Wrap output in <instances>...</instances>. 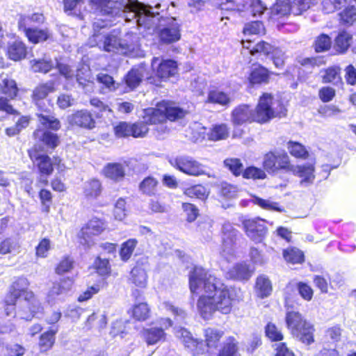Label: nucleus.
<instances>
[{"mask_svg":"<svg viewBox=\"0 0 356 356\" xmlns=\"http://www.w3.org/2000/svg\"><path fill=\"white\" fill-rule=\"evenodd\" d=\"M25 348L18 343H7L2 348V356H23Z\"/></svg>","mask_w":356,"mask_h":356,"instance_id":"774afa93","label":"nucleus"},{"mask_svg":"<svg viewBox=\"0 0 356 356\" xmlns=\"http://www.w3.org/2000/svg\"><path fill=\"white\" fill-rule=\"evenodd\" d=\"M265 337L270 342H282L284 339V334L281 327H279L275 323L268 322L264 327Z\"/></svg>","mask_w":356,"mask_h":356,"instance_id":"8fccbe9b","label":"nucleus"},{"mask_svg":"<svg viewBox=\"0 0 356 356\" xmlns=\"http://www.w3.org/2000/svg\"><path fill=\"white\" fill-rule=\"evenodd\" d=\"M18 30L23 31L29 42L34 44L44 42L51 38V33L47 28L30 27Z\"/></svg>","mask_w":356,"mask_h":356,"instance_id":"a878e982","label":"nucleus"},{"mask_svg":"<svg viewBox=\"0 0 356 356\" xmlns=\"http://www.w3.org/2000/svg\"><path fill=\"white\" fill-rule=\"evenodd\" d=\"M238 188L237 186L223 181L220 183L218 188V195L224 200H231L237 196Z\"/></svg>","mask_w":356,"mask_h":356,"instance_id":"69168bd1","label":"nucleus"},{"mask_svg":"<svg viewBox=\"0 0 356 356\" xmlns=\"http://www.w3.org/2000/svg\"><path fill=\"white\" fill-rule=\"evenodd\" d=\"M297 63L300 69L302 70H309V72L312 73L314 68L325 65L326 62L323 56H314L298 58Z\"/></svg>","mask_w":356,"mask_h":356,"instance_id":"a18cd8bd","label":"nucleus"},{"mask_svg":"<svg viewBox=\"0 0 356 356\" xmlns=\"http://www.w3.org/2000/svg\"><path fill=\"white\" fill-rule=\"evenodd\" d=\"M53 109H51L49 113H37V118L40 124L45 129L50 131H57L61 128V123L59 119L54 115H51Z\"/></svg>","mask_w":356,"mask_h":356,"instance_id":"ea45409f","label":"nucleus"},{"mask_svg":"<svg viewBox=\"0 0 356 356\" xmlns=\"http://www.w3.org/2000/svg\"><path fill=\"white\" fill-rule=\"evenodd\" d=\"M224 332L215 327H209L204 330V343L207 352L217 350L220 347Z\"/></svg>","mask_w":356,"mask_h":356,"instance_id":"cd10ccee","label":"nucleus"},{"mask_svg":"<svg viewBox=\"0 0 356 356\" xmlns=\"http://www.w3.org/2000/svg\"><path fill=\"white\" fill-rule=\"evenodd\" d=\"M282 257L286 263L292 265H301L305 261L302 250L296 246H288L282 250Z\"/></svg>","mask_w":356,"mask_h":356,"instance_id":"f704fd0d","label":"nucleus"},{"mask_svg":"<svg viewBox=\"0 0 356 356\" xmlns=\"http://www.w3.org/2000/svg\"><path fill=\"white\" fill-rule=\"evenodd\" d=\"M74 284V277L69 276L61 277L58 280L53 282L49 291V296L54 298L60 295L65 294L72 289Z\"/></svg>","mask_w":356,"mask_h":356,"instance_id":"c756f323","label":"nucleus"},{"mask_svg":"<svg viewBox=\"0 0 356 356\" xmlns=\"http://www.w3.org/2000/svg\"><path fill=\"white\" fill-rule=\"evenodd\" d=\"M206 103L228 107L232 103L229 94L217 88L210 89L207 92Z\"/></svg>","mask_w":356,"mask_h":356,"instance_id":"72a5a7b5","label":"nucleus"},{"mask_svg":"<svg viewBox=\"0 0 356 356\" xmlns=\"http://www.w3.org/2000/svg\"><path fill=\"white\" fill-rule=\"evenodd\" d=\"M38 197L41 205V211L44 213H49L53 203V194L47 188H42L38 191Z\"/></svg>","mask_w":356,"mask_h":356,"instance_id":"680f3d73","label":"nucleus"},{"mask_svg":"<svg viewBox=\"0 0 356 356\" xmlns=\"http://www.w3.org/2000/svg\"><path fill=\"white\" fill-rule=\"evenodd\" d=\"M159 186V181L153 176L145 177L139 184L138 188L142 194L147 196L155 195Z\"/></svg>","mask_w":356,"mask_h":356,"instance_id":"603ef678","label":"nucleus"},{"mask_svg":"<svg viewBox=\"0 0 356 356\" xmlns=\"http://www.w3.org/2000/svg\"><path fill=\"white\" fill-rule=\"evenodd\" d=\"M102 191V186L100 181L97 179H92L87 181L83 193L88 199H95L101 195Z\"/></svg>","mask_w":356,"mask_h":356,"instance_id":"13d9d810","label":"nucleus"},{"mask_svg":"<svg viewBox=\"0 0 356 356\" xmlns=\"http://www.w3.org/2000/svg\"><path fill=\"white\" fill-rule=\"evenodd\" d=\"M33 137L50 149H55L60 143L59 136L49 130L36 129L33 132Z\"/></svg>","mask_w":356,"mask_h":356,"instance_id":"b1692460","label":"nucleus"},{"mask_svg":"<svg viewBox=\"0 0 356 356\" xmlns=\"http://www.w3.org/2000/svg\"><path fill=\"white\" fill-rule=\"evenodd\" d=\"M229 128L225 123L213 125L207 134L208 139L211 141L225 140L229 137Z\"/></svg>","mask_w":356,"mask_h":356,"instance_id":"09e8293b","label":"nucleus"},{"mask_svg":"<svg viewBox=\"0 0 356 356\" xmlns=\"http://www.w3.org/2000/svg\"><path fill=\"white\" fill-rule=\"evenodd\" d=\"M353 35L346 30H342L338 33L334 38V47L337 54H343L348 50Z\"/></svg>","mask_w":356,"mask_h":356,"instance_id":"a19ab883","label":"nucleus"},{"mask_svg":"<svg viewBox=\"0 0 356 356\" xmlns=\"http://www.w3.org/2000/svg\"><path fill=\"white\" fill-rule=\"evenodd\" d=\"M142 74L138 70H130L124 76L123 81L130 90H134L142 82Z\"/></svg>","mask_w":356,"mask_h":356,"instance_id":"0e129e2a","label":"nucleus"},{"mask_svg":"<svg viewBox=\"0 0 356 356\" xmlns=\"http://www.w3.org/2000/svg\"><path fill=\"white\" fill-rule=\"evenodd\" d=\"M102 49L106 52H115L119 49H123L125 47L121 43V39L115 31L110 33L102 35Z\"/></svg>","mask_w":356,"mask_h":356,"instance_id":"4c0bfd02","label":"nucleus"},{"mask_svg":"<svg viewBox=\"0 0 356 356\" xmlns=\"http://www.w3.org/2000/svg\"><path fill=\"white\" fill-rule=\"evenodd\" d=\"M107 226V221L103 218L93 216L90 218L77 233L79 245L85 250L90 249L95 243L94 238L104 232Z\"/></svg>","mask_w":356,"mask_h":356,"instance_id":"0eeeda50","label":"nucleus"},{"mask_svg":"<svg viewBox=\"0 0 356 356\" xmlns=\"http://www.w3.org/2000/svg\"><path fill=\"white\" fill-rule=\"evenodd\" d=\"M274 95L268 92H262L259 97L258 102L253 110V119L254 123L265 124L269 123L275 118H283L287 115V109L282 104H279L277 110L273 107Z\"/></svg>","mask_w":356,"mask_h":356,"instance_id":"20e7f679","label":"nucleus"},{"mask_svg":"<svg viewBox=\"0 0 356 356\" xmlns=\"http://www.w3.org/2000/svg\"><path fill=\"white\" fill-rule=\"evenodd\" d=\"M142 337L148 346H152L160 341H164L166 334L162 327H152L144 328L142 330Z\"/></svg>","mask_w":356,"mask_h":356,"instance_id":"c9c22d12","label":"nucleus"},{"mask_svg":"<svg viewBox=\"0 0 356 356\" xmlns=\"http://www.w3.org/2000/svg\"><path fill=\"white\" fill-rule=\"evenodd\" d=\"M129 280L136 287L145 288L147 283V273L142 266L136 265L131 270Z\"/></svg>","mask_w":356,"mask_h":356,"instance_id":"49530a36","label":"nucleus"},{"mask_svg":"<svg viewBox=\"0 0 356 356\" xmlns=\"http://www.w3.org/2000/svg\"><path fill=\"white\" fill-rule=\"evenodd\" d=\"M75 261L70 255L61 257L54 267V273L58 275L70 273L74 268Z\"/></svg>","mask_w":356,"mask_h":356,"instance_id":"6e6d98bb","label":"nucleus"},{"mask_svg":"<svg viewBox=\"0 0 356 356\" xmlns=\"http://www.w3.org/2000/svg\"><path fill=\"white\" fill-rule=\"evenodd\" d=\"M55 91V83L53 81L40 83L34 87L31 95V98L32 103L37 107L40 112L49 113L51 109H53L54 104L51 100L47 99V105L45 99L50 93H53Z\"/></svg>","mask_w":356,"mask_h":356,"instance_id":"9b49d317","label":"nucleus"},{"mask_svg":"<svg viewBox=\"0 0 356 356\" xmlns=\"http://www.w3.org/2000/svg\"><path fill=\"white\" fill-rule=\"evenodd\" d=\"M45 17L42 13H34L31 15H21L17 22L18 29L29 28L33 24H42Z\"/></svg>","mask_w":356,"mask_h":356,"instance_id":"3c124183","label":"nucleus"},{"mask_svg":"<svg viewBox=\"0 0 356 356\" xmlns=\"http://www.w3.org/2000/svg\"><path fill=\"white\" fill-rule=\"evenodd\" d=\"M161 43L172 44L177 42L181 38L179 26L177 24H172L161 29L158 33Z\"/></svg>","mask_w":356,"mask_h":356,"instance_id":"473e14b6","label":"nucleus"},{"mask_svg":"<svg viewBox=\"0 0 356 356\" xmlns=\"http://www.w3.org/2000/svg\"><path fill=\"white\" fill-rule=\"evenodd\" d=\"M68 124L72 128L91 131L97 127V121L93 113L85 108L74 111L67 118Z\"/></svg>","mask_w":356,"mask_h":356,"instance_id":"4468645a","label":"nucleus"},{"mask_svg":"<svg viewBox=\"0 0 356 356\" xmlns=\"http://www.w3.org/2000/svg\"><path fill=\"white\" fill-rule=\"evenodd\" d=\"M130 318L136 322H145L150 318L151 307L147 302H135L128 311Z\"/></svg>","mask_w":356,"mask_h":356,"instance_id":"5701e85b","label":"nucleus"},{"mask_svg":"<svg viewBox=\"0 0 356 356\" xmlns=\"http://www.w3.org/2000/svg\"><path fill=\"white\" fill-rule=\"evenodd\" d=\"M321 82L324 84L337 83H343L341 67L339 65H330L321 70Z\"/></svg>","mask_w":356,"mask_h":356,"instance_id":"7c9ffc66","label":"nucleus"},{"mask_svg":"<svg viewBox=\"0 0 356 356\" xmlns=\"http://www.w3.org/2000/svg\"><path fill=\"white\" fill-rule=\"evenodd\" d=\"M5 54L8 59L13 62H21L27 58L29 47L22 39L17 38L8 43Z\"/></svg>","mask_w":356,"mask_h":356,"instance_id":"f3484780","label":"nucleus"},{"mask_svg":"<svg viewBox=\"0 0 356 356\" xmlns=\"http://www.w3.org/2000/svg\"><path fill=\"white\" fill-rule=\"evenodd\" d=\"M238 341L234 336L226 338L217 356H241L238 353Z\"/></svg>","mask_w":356,"mask_h":356,"instance_id":"c03bdc74","label":"nucleus"},{"mask_svg":"<svg viewBox=\"0 0 356 356\" xmlns=\"http://www.w3.org/2000/svg\"><path fill=\"white\" fill-rule=\"evenodd\" d=\"M292 14L290 0L277 1L270 8L269 19L275 22Z\"/></svg>","mask_w":356,"mask_h":356,"instance_id":"bb28decb","label":"nucleus"},{"mask_svg":"<svg viewBox=\"0 0 356 356\" xmlns=\"http://www.w3.org/2000/svg\"><path fill=\"white\" fill-rule=\"evenodd\" d=\"M243 35H264L266 30L264 24L261 21H252L245 24L243 31Z\"/></svg>","mask_w":356,"mask_h":356,"instance_id":"052dcab7","label":"nucleus"},{"mask_svg":"<svg viewBox=\"0 0 356 356\" xmlns=\"http://www.w3.org/2000/svg\"><path fill=\"white\" fill-rule=\"evenodd\" d=\"M147 108L149 122L161 124L170 122H176L184 118L187 112L176 105L175 102L163 99L156 104L155 107Z\"/></svg>","mask_w":356,"mask_h":356,"instance_id":"39448f33","label":"nucleus"},{"mask_svg":"<svg viewBox=\"0 0 356 356\" xmlns=\"http://www.w3.org/2000/svg\"><path fill=\"white\" fill-rule=\"evenodd\" d=\"M188 287L191 294L199 295L197 309L204 320L211 319L216 312L229 314L239 301L235 287L220 282L201 266L192 267L188 275Z\"/></svg>","mask_w":356,"mask_h":356,"instance_id":"f257e3e1","label":"nucleus"},{"mask_svg":"<svg viewBox=\"0 0 356 356\" xmlns=\"http://www.w3.org/2000/svg\"><path fill=\"white\" fill-rule=\"evenodd\" d=\"M289 173L300 179L301 183L312 184L315 179V165L314 163H291Z\"/></svg>","mask_w":356,"mask_h":356,"instance_id":"412c9836","label":"nucleus"},{"mask_svg":"<svg viewBox=\"0 0 356 356\" xmlns=\"http://www.w3.org/2000/svg\"><path fill=\"white\" fill-rule=\"evenodd\" d=\"M137 244L138 241L136 238H129L121 244L119 255L123 262H127L131 259Z\"/></svg>","mask_w":356,"mask_h":356,"instance_id":"5fc2aeb1","label":"nucleus"},{"mask_svg":"<svg viewBox=\"0 0 356 356\" xmlns=\"http://www.w3.org/2000/svg\"><path fill=\"white\" fill-rule=\"evenodd\" d=\"M29 281L24 276L16 277L11 283L3 300V308L7 316L15 313L19 299H23L33 291L29 289Z\"/></svg>","mask_w":356,"mask_h":356,"instance_id":"6e6552de","label":"nucleus"},{"mask_svg":"<svg viewBox=\"0 0 356 356\" xmlns=\"http://www.w3.org/2000/svg\"><path fill=\"white\" fill-rule=\"evenodd\" d=\"M223 165L234 177L242 176L244 166L240 159L234 157L227 158L223 161Z\"/></svg>","mask_w":356,"mask_h":356,"instance_id":"bf43d9fd","label":"nucleus"},{"mask_svg":"<svg viewBox=\"0 0 356 356\" xmlns=\"http://www.w3.org/2000/svg\"><path fill=\"white\" fill-rule=\"evenodd\" d=\"M3 73L0 74V93L12 99H15L19 93V88L16 81L8 74L3 76Z\"/></svg>","mask_w":356,"mask_h":356,"instance_id":"393cba45","label":"nucleus"},{"mask_svg":"<svg viewBox=\"0 0 356 356\" xmlns=\"http://www.w3.org/2000/svg\"><path fill=\"white\" fill-rule=\"evenodd\" d=\"M296 288L302 300L309 302L313 299L314 290L309 283L299 281L296 282Z\"/></svg>","mask_w":356,"mask_h":356,"instance_id":"338daca9","label":"nucleus"},{"mask_svg":"<svg viewBox=\"0 0 356 356\" xmlns=\"http://www.w3.org/2000/svg\"><path fill=\"white\" fill-rule=\"evenodd\" d=\"M183 194L191 199L205 200L209 195V191L202 184L191 185L183 190Z\"/></svg>","mask_w":356,"mask_h":356,"instance_id":"37998d69","label":"nucleus"},{"mask_svg":"<svg viewBox=\"0 0 356 356\" xmlns=\"http://www.w3.org/2000/svg\"><path fill=\"white\" fill-rule=\"evenodd\" d=\"M92 268L95 272L104 279H106L111 275V266L108 259L97 256L92 263Z\"/></svg>","mask_w":356,"mask_h":356,"instance_id":"de8ad7c7","label":"nucleus"},{"mask_svg":"<svg viewBox=\"0 0 356 356\" xmlns=\"http://www.w3.org/2000/svg\"><path fill=\"white\" fill-rule=\"evenodd\" d=\"M147 108L143 110V120H138L131 122V137L134 138H143L147 136L149 131V125H154L155 123L149 122L147 117Z\"/></svg>","mask_w":356,"mask_h":356,"instance_id":"c85d7f7f","label":"nucleus"},{"mask_svg":"<svg viewBox=\"0 0 356 356\" xmlns=\"http://www.w3.org/2000/svg\"><path fill=\"white\" fill-rule=\"evenodd\" d=\"M338 22L343 27H350L356 24V7L348 5L338 14Z\"/></svg>","mask_w":356,"mask_h":356,"instance_id":"58836bf2","label":"nucleus"},{"mask_svg":"<svg viewBox=\"0 0 356 356\" xmlns=\"http://www.w3.org/2000/svg\"><path fill=\"white\" fill-rule=\"evenodd\" d=\"M179 339L184 347L194 356L204 355L207 352L204 341L195 339L189 332L185 330L181 331Z\"/></svg>","mask_w":356,"mask_h":356,"instance_id":"aec40b11","label":"nucleus"},{"mask_svg":"<svg viewBox=\"0 0 356 356\" xmlns=\"http://www.w3.org/2000/svg\"><path fill=\"white\" fill-rule=\"evenodd\" d=\"M230 274L233 279L243 281L248 280L251 276V272L247 265L236 264L230 270Z\"/></svg>","mask_w":356,"mask_h":356,"instance_id":"e2e57ef3","label":"nucleus"},{"mask_svg":"<svg viewBox=\"0 0 356 356\" xmlns=\"http://www.w3.org/2000/svg\"><path fill=\"white\" fill-rule=\"evenodd\" d=\"M252 119H253V110L249 104H241L235 106L231 112V120L234 126L254 122Z\"/></svg>","mask_w":356,"mask_h":356,"instance_id":"6ab92c4d","label":"nucleus"},{"mask_svg":"<svg viewBox=\"0 0 356 356\" xmlns=\"http://www.w3.org/2000/svg\"><path fill=\"white\" fill-rule=\"evenodd\" d=\"M58 331L59 326H51L40 335L38 347L40 353H47L54 347L56 343V335Z\"/></svg>","mask_w":356,"mask_h":356,"instance_id":"4be33fe9","label":"nucleus"},{"mask_svg":"<svg viewBox=\"0 0 356 356\" xmlns=\"http://www.w3.org/2000/svg\"><path fill=\"white\" fill-rule=\"evenodd\" d=\"M31 120L30 115L20 116L13 126L5 129L6 134L9 137L19 134L23 129L29 127Z\"/></svg>","mask_w":356,"mask_h":356,"instance_id":"4d7b16f0","label":"nucleus"},{"mask_svg":"<svg viewBox=\"0 0 356 356\" xmlns=\"http://www.w3.org/2000/svg\"><path fill=\"white\" fill-rule=\"evenodd\" d=\"M332 41L331 37L326 33H321L317 35L313 42L312 47L316 53H324L332 48Z\"/></svg>","mask_w":356,"mask_h":356,"instance_id":"864d4df0","label":"nucleus"},{"mask_svg":"<svg viewBox=\"0 0 356 356\" xmlns=\"http://www.w3.org/2000/svg\"><path fill=\"white\" fill-rule=\"evenodd\" d=\"M241 43L243 47L248 50L251 56L270 58L276 68L282 69L284 67V53L275 44L264 40H260L254 44L249 39L243 40Z\"/></svg>","mask_w":356,"mask_h":356,"instance_id":"423d86ee","label":"nucleus"},{"mask_svg":"<svg viewBox=\"0 0 356 356\" xmlns=\"http://www.w3.org/2000/svg\"><path fill=\"white\" fill-rule=\"evenodd\" d=\"M88 2L104 15H115L125 7L120 0H88Z\"/></svg>","mask_w":356,"mask_h":356,"instance_id":"a211bd4d","label":"nucleus"},{"mask_svg":"<svg viewBox=\"0 0 356 356\" xmlns=\"http://www.w3.org/2000/svg\"><path fill=\"white\" fill-rule=\"evenodd\" d=\"M291 294L286 293L284 297V307L286 309L284 321L290 334L305 345L314 342L315 327L291 303Z\"/></svg>","mask_w":356,"mask_h":356,"instance_id":"f03ea898","label":"nucleus"},{"mask_svg":"<svg viewBox=\"0 0 356 356\" xmlns=\"http://www.w3.org/2000/svg\"><path fill=\"white\" fill-rule=\"evenodd\" d=\"M291 163L290 157L286 152L280 153L269 151L264 154L262 167L268 173H289Z\"/></svg>","mask_w":356,"mask_h":356,"instance_id":"f8f14e48","label":"nucleus"},{"mask_svg":"<svg viewBox=\"0 0 356 356\" xmlns=\"http://www.w3.org/2000/svg\"><path fill=\"white\" fill-rule=\"evenodd\" d=\"M242 229L254 243H264L268 234L267 220L261 217L248 218L241 220Z\"/></svg>","mask_w":356,"mask_h":356,"instance_id":"9d476101","label":"nucleus"},{"mask_svg":"<svg viewBox=\"0 0 356 356\" xmlns=\"http://www.w3.org/2000/svg\"><path fill=\"white\" fill-rule=\"evenodd\" d=\"M41 151H42V148L34 145L27 150V154L39 175L48 177L53 174L54 165L59 166L60 165L62 159L59 156H55L52 160L47 154L40 153Z\"/></svg>","mask_w":356,"mask_h":356,"instance_id":"1a4fd4ad","label":"nucleus"},{"mask_svg":"<svg viewBox=\"0 0 356 356\" xmlns=\"http://www.w3.org/2000/svg\"><path fill=\"white\" fill-rule=\"evenodd\" d=\"M22 304L19 307V310L24 318L31 320L39 314H42L44 307L40 301L33 291L29 293L22 299Z\"/></svg>","mask_w":356,"mask_h":356,"instance_id":"dca6fc26","label":"nucleus"},{"mask_svg":"<svg viewBox=\"0 0 356 356\" xmlns=\"http://www.w3.org/2000/svg\"><path fill=\"white\" fill-rule=\"evenodd\" d=\"M105 177L114 181H122L126 175L124 166L120 163H108L103 168Z\"/></svg>","mask_w":356,"mask_h":356,"instance_id":"e433bc0d","label":"nucleus"},{"mask_svg":"<svg viewBox=\"0 0 356 356\" xmlns=\"http://www.w3.org/2000/svg\"><path fill=\"white\" fill-rule=\"evenodd\" d=\"M150 69L151 74L146 77V81L157 88L179 76L178 63L172 58L154 56L150 61Z\"/></svg>","mask_w":356,"mask_h":356,"instance_id":"7ed1b4c3","label":"nucleus"},{"mask_svg":"<svg viewBox=\"0 0 356 356\" xmlns=\"http://www.w3.org/2000/svg\"><path fill=\"white\" fill-rule=\"evenodd\" d=\"M286 147L290 155L298 160H307L310 156L307 148L300 142L290 140Z\"/></svg>","mask_w":356,"mask_h":356,"instance_id":"79ce46f5","label":"nucleus"},{"mask_svg":"<svg viewBox=\"0 0 356 356\" xmlns=\"http://www.w3.org/2000/svg\"><path fill=\"white\" fill-rule=\"evenodd\" d=\"M254 290L258 298H266L272 294V282L267 276L264 275H259L256 279Z\"/></svg>","mask_w":356,"mask_h":356,"instance_id":"2f4dec72","label":"nucleus"},{"mask_svg":"<svg viewBox=\"0 0 356 356\" xmlns=\"http://www.w3.org/2000/svg\"><path fill=\"white\" fill-rule=\"evenodd\" d=\"M170 164L179 172L193 177L206 175L204 165L189 156H177L169 160Z\"/></svg>","mask_w":356,"mask_h":356,"instance_id":"ddd939ff","label":"nucleus"},{"mask_svg":"<svg viewBox=\"0 0 356 356\" xmlns=\"http://www.w3.org/2000/svg\"><path fill=\"white\" fill-rule=\"evenodd\" d=\"M274 73L261 63H255L250 67L248 76V88H254L261 86L268 85Z\"/></svg>","mask_w":356,"mask_h":356,"instance_id":"2eb2a0df","label":"nucleus"}]
</instances>
